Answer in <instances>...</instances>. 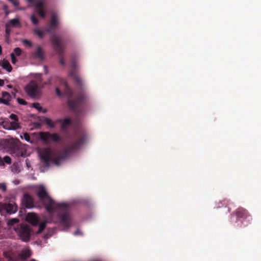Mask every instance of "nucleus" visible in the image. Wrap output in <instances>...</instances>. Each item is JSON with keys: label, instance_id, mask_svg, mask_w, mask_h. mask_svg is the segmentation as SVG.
Returning a JSON list of instances; mask_svg holds the SVG:
<instances>
[{"label": "nucleus", "instance_id": "obj_1", "mask_svg": "<svg viewBox=\"0 0 261 261\" xmlns=\"http://www.w3.org/2000/svg\"><path fill=\"white\" fill-rule=\"evenodd\" d=\"M36 195L44 205L48 213H53L55 211L62 212L59 215L61 224L66 228L70 227L71 218L68 213V205L67 203L56 202L49 196L45 188L43 185L38 187Z\"/></svg>", "mask_w": 261, "mask_h": 261}, {"label": "nucleus", "instance_id": "obj_2", "mask_svg": "<svg viewBox=\"0 0 261 261\" xmlns=\"http://www.w3.org/2000/svg\"><path fill=\"white\" fill-rule=\"evenodd\" d=\"M86 139V135L85 133H78L76 134V140L65 147L57 156H55L50 148L44 149L40 154L41 160L46 166H48L50 162L58 166L61 160L65 159L70 153L78 149L82 145L84 144Z\"/></svg>", "mask_w": 261, "mask_h": 261}, {"label": "nucleus", "instance_id": "obj_3", "mask_svg": "<svg viewBox=\"0 0 261 261\" xmlns=\"http://www.w3.org/2000/svg\"><path fill=\"white\" fill-rule=\"evenodd\" d=\"M61 83L64 86V93L68 98L67 104L68 108L76 114L80 113L82 109L83 103L85 98V94L81 92L73 99V91L68 86L67 81L64 79H61Z\"/></svg>", "mask_w": 261, "mask_h": 261}, {"label": "nucleus", "instance_id": "obj_4", "mask_svg": "<svg viewBox=\"0 0 261 261\" xmlns=\"http://www.w3.org/2000/svg\"><path fill=\"white\" fill-rule=\"evenodd\" d=\"M50 39L56 52L59 56L60 64L63 66L65 65V63L64 60V45L63 44L62 39L58 35L54 34Z\"/></svg>", "mask_w": 261, "mask_h": 261}, {"label": "nucleus", "instance_id": "obj_5", "mask_svg": "<svg viewBox=\"0 0 261 261\" xmlns=\"http://www.w3.org/2000/svg\"><path fill=\"white\" fill-rule=\"evenodd\" d=\"M233 215L236 216L238 220H241L242 225L245 227L250 224L252 220V218L248 211L242 207L238 208L231 214V216Z\"/></svg>", "mask_w": 261, "mask_h": 261}, {"label": "nucleus", "instance_id": "obj_6", "mask_svg": "<svg viewBox=\"0 0 261 261\" xmlns=\"http://www.w3.org/2000/svg\"><path fill=\"white\" fill-rule=\"evenodd\" d=\"M15 229L23 242H27L30 241L33 231L29 225L27 224H21Z\"/></svg>", "mask_w": 261, "mask_h": 261}, {"label": "nucleus", "instance_id": "obj_7", "mask_svg": "<svg viewBox=\"0 0 261 261\" xmlns=\"http://www.w3.org/2000/svg\"><path fill=\"white\" fill-rule=\"evenodd\" d=\"M9 118L12 121L8 120L4 122V128L8 130H16L20 128V123L18 121V116L14 114H11Z\"/></svg>", "mask_w": 261, "mask_h": 261}, {"label": "nucleus", "instance_id": "obj_8", "mask_svg": "<svg viewBox=\"0 0 261 261\" xmlns=\"http://www.w3.org/2000/svg\"><path fill=\"white\" fill-rule=\"evenodd\" d=\"M39 137L41 140L45 142L52 140L55 142L61 141V137L56 133L50 134L49 132H40Z\"/></svg>", "mask_w": 261, "mask_h": 261}, {"label": "nucleus", "instance_id": "obj_9", "mask_svg": "<svg viewBox=\"0 0 261 261\" xmlns=\"http://www.w3.org/2000/svg\"><path fill=\"white\" fill-rule=\"evenodd\" d=\"M27 93L32 97H35L39 93L38 84L35 81H31L24 88Z\"/></svg>", "mask_w": 261, "mask_h": 261}, {"label": "nucleus", "instance_id": "obj_10", "mask_svg": "<svg viewBox=\"0 0 261 261\" xmlns=\"http://www.w3.org/2000/svg\"><path fill=\"white\" fill-rule=\"evenodd\" d=\"M72 69L69 72V75L71 76L74 81L75 84L79 86H82V80L76 73V69L77 68L75 60L73 59L71 62Z\"/></svg>", "mask_w": 261, "mask_h": 261}, {"label": "nucleus", "instance_id": "obj_11", "mask_svg": "<svg viewBox=\"0 0 261 261\" xmlns=\"http://www.w3.org/2000/svg\"><path fill=\"white\" fill-rule=\"evenodd\" d=\"M17 210V206L15 203H0V213L4 211L9 214L15 213Z\"/></svg>", "mask_w": 261, "mask_h": 261}, {"label": "nucleus", "instance_id": "obj_12", "mask_svg": "<svg viewBox=\"0 0 261 261\" xmlns=\"http://www.w3.org/2000/svg\"><path fill=\"white\" fill-rule=\"evenodd\" d=\"M26 220L29 223L34 226L38 225L40 220L39 218L36 214L32 213L28 214Z\"/></svg>", "mask_w": 261, "mask_h": 261}, {"label": "nucleus", "instance_id": "obj_13", "mask_svg": "<svg viewBox=\"0 0 261 261\" xmlns=\"http://www.w3.org/2000/svg\"><path fill=\"white\" fill-rule=\"evenodd\" d=\"M22 202L28 208L34 207V199L33 197L28 194H24Z\"/></svg>", "mask_w": 261, "mask_h": 261}, {"label": "nucleus", "instance_id": "obj_14", "mask_svg": "<svg viewBox=\"0 0 261 261\" xmlns=\"http://www.w3.org/2000/svg\"><path fill=\"white\" fill-rule=\"evenodd\" d=\"M2 97L1 98L3 100V103L6 105L9 106L10 105V101L11 100L12 96L7 92L4 91L2 92Z\"/></svg>", "mask_w": 261, "mask_h": 261}, {"label": "nucleus", "instance_id": "obj_15", "mask_svg": "<svg viewBox=\"0 0 261 261\" xmlns=\"http://www.w3.org/2000/svg\"><path fill=\"white\" fill-rule=\"evenodd\" d=\"M32 255L31 250L29 247L24 248L19 254V256L22 260H25L30 257Z\"/></svg>", "mask_w": 261, "mask_h": 261}, {"label": "nucleus", "instance_id": "obj_16", "mask_svg": "<svg viewBox=\"0 0 261 261\" xmlns=\"http://www.w3.org/2000/svg\"><path fill=\"white\" fill-rule=\"evenodd\" d=\"M59 21L57 15L56 13H53L51 16L49 26L56 30Z\"/></svg>", "mask_w": 261, "mask_h": 261}, {"label": "nucleus", "instance_id": "obj_17", "mask_svg": "<svg viewBox=\"0 0 261 261\" xmlns=\"http://www.w3.org/2000/svg\"><path fill=\"white\" fill-rule=\"evenodd\" d=\"M72 121L69 118H65L61 123L60 128L63 131H66L68 127L71 124Z\"/></svg>", "mask_w": 261, "mask_h": 261}, {"label": "nucleus", "instance_id": "obj_18", "mask_svg": "<svg viewBox=\"0 0 261 261\" xmlns=\"http://www.w3.org/2000/svg\"><path fill=\"white\" fill-rule=\"evenodd\" d=\"M33 56L40 60L44 59V53L42 48L40 46H38L37 50L33 53Z\"/></svg>", "mask_w": 261, "mask_h": 261}, {"label": "nucleus", "instance_id": "obj_19", "mask_svg": "<svg viewBox=\"0 0 261 261\" xmlns=\"http://www.w3.org/2000/svg\"><path fill=\"white\" fill-rule=\"evenodd\" d=\"M1 66L3 67V69L6 70L9 72H11L12 70V67L11 64L7 60L4 59L2 61Z\"/></svg>", "mask_w": 261, "mask_h": 261}, {"label": "nucleus", "instance_id": "obj_20", "mask_svg": "<svg viewBox=\"0 0 261 261\" xmlns=\"http://www.w3.org/2000/svg\"><path fill=\"white\" fill-rule=\"evenodd\" d=\"M19 141L18 139H10L7 141V146L11 149H15Z\"/></svg>", "mask_w": 261, "mask_h": 261}, {"label": "nucleus", "instance_id": "obj_21", "mask_svg": "<svg viewBox=\"0 0 261 261\" xmlns=\"http://www.w3.org/2000/svg\"><path fill=\"white\" fill-rule=\"evenodd\" d=\"M7 24H9V25L11 27H19L20 25V23L18 19L14 18L10 20Z\"/></svg>", "mask_w": 261, "mask_h": 261}, {"label": "nucleus", "instance_id": "obj_22", "mask_svg": "<svg viewBox=\"0 0 261 261\" xmlns=\"http://www.w3.org/2000/svg\"><path fill=\"white\" fill-rule=\"evenodd\" d=\"M32 4L37 10L43 9L44 3L42 0L37 2L34 1V3Z\"/></svg>", "mask_w": 261, "mask_h": 261}, {"label": "nucleus", "instance_id": "obj_23", "mask_svg": "<svg viewBox=\"0 0 261 261\" xmlns=\"http://www.w3.org/2000/svg\"><path fill=\"white\" fill-rule=\"evenodd\" d=\"M43 122L51 128H54L55 127V123L50 118H45L44 119Z\"/></svg>", "mask_w": 261, "mask_h": 261}, {"label": "nucleus", "instance_id": "obj_24", "mask_svg": "<svg viewBox=\"0 0 261 261\" xmlns=\"http://www.w3.org/2000/svg\"><path fill=\"white\" fill-rule=\"evenodd\" d=\"M4 162L8 164H10L11 163V159L9 156H5L3 159V160L1 158H0V165H3Z\"/></svg>", "mask_w": 261, "mask_h": 261}, {"label": "nucleus", "instance_id": "obj_25", "mask_svg": "<svg viewBox=\"0 0 261 261\" xmlns=\"http://www.w3.org/2000/svg\"><path fill=\"white\" fill-rule=\"evenodd\" d=\"M5 33H6V38H8L11 32V28L8 24H6L5 25Z\"/></svg>", "mask_w": 261, "mask_h": 261}, {"label": "nucleus", "instance_id": "obj_26", "mask_svg": "<svg viewBox=\"0 0 261 261\" xmlns=\"http://www.w3.org/2000/svg\"><path fill=\"white\" fill-rule=\"evenodd\" d=\"M46 223L45 222L41 223L39 225L38 230L37 231V233H40L45 228Z\"/></svg>", "mask_w": 261, "mask_h": 261}, {"label": "nucleus", "instance_id": "obj_27", "mask_svg": "<svg viewBox=\"0 0 261 261\" xmlns=\"http://www.w3.org/2000/svg\"><path fill=\"white\" fill-rule=\"evenodd\" d=\"M34 32L39 37L42 38L44 36V33L43 31L39 29H35Z\"/></svg>", "mask_w": 261, "mask_h": 261}, {"label": "nucleus", "instance_id": "obj_28", "mask_svg": "<svg viewBox=\"0 0 261 261\" xmlns=\"http://www.w3.org/2000/svg\"><path fill=\"white\" fill-rule=\"evenodd\" d=\"M38 13L40 16L42 18H44L45 17L46 14L43 9L38 10Z\"/></svg>", "mask_w": 261, "mask_h": 261}, {"label": "nucleus", "instance_id": "obj_29", "mask_svg": "<svg viewBox=\"0 0 261 261\" xmlns=\"http://www.w3.org/2000/svg\"><path fill=\"white\" fill-rule=\"evenodd\" d=\"M33 107L38 110L39 112H41L42 110V107L40 106V104L38 102L34 103Z\"/></svg>", "mask_w": 261, "mask_h": 261}, {"label": "nucleus", "instance_id": "obj_30", "mask_svg": "<svg viewBox=\"0 0 261 261\" xmlns=\"http://www.w3.org/2000/svg\"><path fill=\"white\" fill-rule=\"evenodd\" d=\"M14 52L16 56H19L21 54L22 50L19 47H16L14 49Z\"/></svg>", "mask_w": 261, "mask_h": 261}, {"label": "nucleus", "instance_id": "obj_31", "mask_svg": "<svg viewBox=\"0 0 261 261\" xmlns=\"http://www.w3.org/2000/svg\"><path fill=\"white\" fill-rule=\"evenodd\" d=\"M21 138H24V139L26 141H27V142H32V141H31V138H30V137L28 133H24V134H23V137H22V136H21Z\"/></svg>", "mask_w": 261, "mask_h": 261}, {"label": "nucleus", "instance_id": "obj_32", "mask_svg": "<svg viewBox=\"0 0 261 261\" xmlns=\"http://www.w3.org/2000/svg\"><path fill=\"white\" fill-rule=\"evenodd\" d=\"M17 101L20 105H27V102L23 99L20 98H17Z\"/></svg>", "mask_w": 261, "mask_h": 261}, {"label": "nucleus", "instance_id": "obj_33", "mask_svg": "<svg viewBox=\"0 0 261 261\" xmlns=\"http://www.w3.org/2000/svg\"><path fill=\"white\" fill-rule=\"evenodd\" d=\"M31 21L32 22V23L34 24H37L39 22V21L37 19V18L34 16V15H32L31 17Z\"/></svg>", "mask_w": 261, "mask_h": 261}, {"label": "nucleus", "instance_id": "obj_34", "mask_svg": "<svg viewBox=\"0 0 261 261\" xmlns=\"http://www.w3.org/2000/svg\"><path fill=\"white\" fill-rule=\"evenodd\" d=\"M0 190L3 192H5L7 191V186L5 183H0Z\"/></svg>", "mask_w": 261, "mask_h": 261}, {"label": "nucleus", "instance_id": "obj_35", "mask_svg": "<svg viewBox=\"0 0 261 261\" xmlns=\"http://www.w3.org/2000/svg\"><path fill=\"white\" fill-rule=\"evenodd\" d=\"M22 42L24 45L29 46V47H32L33 45L32 42L27 39L23 40Z\"/></svg>", "mask_w": 261, "mask_h": 261}, {"label": "nucleus", "instance_id": "obj_36", "mask_svg": "<svg viewBox=\"0 0 261 261\" xmlns=\"http://www.w3.org/2000/svg\"><path fill=\"white\" fill-rule=\"evenodd\" d=\"M11 61L13 64H15L17 61L16 58L15 57L14 53H11Z\"/></svg>", "mask_w": 261, "mask_h": 261}, {"label": "nucleus", "instance_id": "obj_37", "mask_svg": "<svg viewBox=\"0 0 261 261\" xmlns=\"http://www.w3.org/2000/svg\"><path fill=\"white\" fill-rule=\"evenodd\" d=\"M18 222V220L17 219H12L9 221V225H14L15 224H16Z\"/></svg>", "mask_w": 261, "mask_h": 261}, {"label": "nucleus", "instance_id": "obj_38", "mask_svg": "<svg viewBox=\"0 0 261 261\" xmlns=\"http://www.w3.org/2000/svg\"><path fill=\"white\" fill-rule=\"evenodd\" d=\"M55 30H55L54 28H51V27L49 26L48 28L46 29L45 31L48 33H53Z\"/></svg>", "mask_w": 261, "mask_h": 261}, {"label": "nucleus", "instance_id": "obj_39", "mask_svg": "<svg viewBox=\"0 0 261 261\" xmlns=\"http://www.w3.org/2000/svg\"><path fill=\"white\" fill-rule=\"evenodd\" d=\"M10 2H11L15 7H17L19 5V2L18 0H8Z\"/></svg>", "mask_w": 261, "mask_h": 261}, {"label": "nucleus", "instance_id": "obj_40", "mask_svg": "<svg viewBox=\"0 0 261 261\" xmlns=\"http://www.w3.org/2000/svg\"><path fill=\"white\" fill-rule=\"evenodd\" d=\"M56 94L58 96H61V92L59 89V88H56Z\"/></svg>", "mask_w": 261, "mask_h": 261}, {"label": "nucleus", "instance_id": "obj_41", "mask_svg": "<svg viewBox=\"0 0 261 261\" xmlns=\"http://www.w3.org/2000/svg\"><path fill=\"white\" fill-rule=\"evenodd\" d=\"M63 119H57L55 122H54L55 123H61L62 121H63Z\"/></svg>", "mask_w": 261, "mask_h": 261}, {"label": "nucleus", "instance_id": "obj_42", "mask_svg": "<svg viewBox=\"0 0 261 261\" xmlns=\"http://www.w3.org/2000/svg\"><path fill=\"white\" fill-rule=\"evenodd\" d=\"M74 235L76 236L77 234H81L82 233L79 230H77L73 233Z\"/></svg>", "mask_w": 261, "mask_h": 261}, {"label": "nucleus", "instance_id": "obj_43", "mask_svg": "<svg viewBox=\"0 0 261 261\" xmlns=\"http://www.w3.org/2000/svg\"><path fill=\"white\" fill-rule=\"evenodd\" d=\"M4 85V81L0 79V86H3Z\"/></svg>", "mask_w": 261, "mask_h": 261}, {"label": "nucleus", "instance_id": "obj_44", "mask_svg": "<svg viewBox=\"0 0 261 261\" xmlns=\"http://www.w3.org/2000/svg\"><path fill=\"white\" fill-rule=\"evenodd\" d=\"M28 1L29 3H31V4H33V3H34V0H27Z\"/></svg>", "mask_w": 261, "mask_h": 261}, {"label": "nucleus", "instance_id": "obj_45", "mask_svg": "<svg viewBox=\"0 0 261 261\" xmlns=\"http://www.w3.org/2000/svg\"><path fill=\"white\" fill-rule=\"evenodd\" d=\"M41 112H42L43 113H46L47 112V110L42 109V110Z\"/></svg>", "mask_w": 261, "mask_h": 261}, {"label": "nucleus", "instance_id": "obj_46", "mask_svg": "<svg viewBox=\"0 0 261 261\" xmlns=\"http://www.w3.org/2000/svg\"><path fill=\"white\" fill-rule=\"evenodd\" d=\"M12 94L13 95V97L14 98H16V94H15V93L12 92Z\"/></svg>", "mask_w": 261, "mask_h": 261}, {"label": "nucleus", "instance_id": "obj_47", "mask_svg": "<svg viewBox=\"0 0 261 261\" xmlns=\"http://www.w3.org/2000/svg\"><path fill=\"white\" fill-rule=\"evenodd\" d=\"M2 54V46L0 45V55Z\"/></svg>", "mask_w": 261, "mask_h": 261}, {"label": "nucleus", "instance_id": "obj_48", "mask_svg": "<svg viewBox=\"0 0 261 261\" xmlns=\"http://www.w3.org/2000/svg\"><path fill=\"white\" fill-rule=\"evenodd\" d=\"M3 103V100H2V99L1 98V97H0V103Z\"/></svg>", "mask_w": 261, "mask_h": 261}, {"label": "nucleus", "instance_id": "obj_49", "mask_svg": "<svg viewBox=\"0 0 261 261\" xmlns=\"http://www.w3.org/2000/svg\"><path fill=\"white\" fill-rule=\"evenodd\" d=\"M21 156H24V154H23V152H21Z\"/></svg>", "mask_w": 261, "mask_h": 261}, {"label": "nucleus", "instance_id": "obj_50", "mask_svg": "<svg viewBox=\"0 0 261 261\" xmlns=\"http://www.w3.org/2000/svg\"><path fill=\"white\" fill-rule=\"evenodd\" d=\"M30 261H37V260H35V259H32Z\"/></svg>", "mask_w": 261, "mask_h": 261}, {"label": "nucleus", "instance_id": "obj_51", "mask_svg": "<svg viewBox=\"0 0 261 261\" xmlns=\"http://www.w3.org/2000/svg\"><path fill=\"white\" fill-rule=\"evenodd\" d=\"M44 67H45V69H46L45 73L46 74V73H47V70H46V66H45Z\"/></svg>", "mask_w": 261, "mask_h": 261}, {"label": "nucleus", "instance_id": "obj_52", "mask_svg": "<svg viewBox=\"0 0 261 261\" xmlns=\"http://www.w3.org/2000/svg\"><path fill=\"white\" fill-rule=\"evenodd\" d=\"M4 255L5 256H6V252H4Z\"/></svg>", "mask_w": 261, "mask_h": 261}, {"label": "nucleus", "instance_id": "obj_53", "mask_svg": "<svg viewBox=\"0 0 261 261\" xmlns=\"http://www.w3.org/2000/svg\"><path fill=\"white\" fill-rule=\"evenodd\" d=\"M1 65V62H0V66Z\"/></svg>", "mask_w": 261, "mask_h": 261}]
</instances>
